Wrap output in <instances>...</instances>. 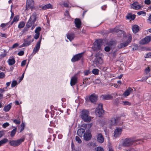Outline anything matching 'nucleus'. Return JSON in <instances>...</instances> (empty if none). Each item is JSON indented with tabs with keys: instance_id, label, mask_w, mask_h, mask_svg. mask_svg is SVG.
Instances as JSON below:
<instances>
[{
	"instance_id": "f257e3e1",
	"label": "nucleus",
	"mask_w": 151,
	"mask_h": 151,
	"mask_svg": "<svg viewBox=\"0 0 151 151\" xmlns=\"http://www.w3.org/2000/svg\"><path fill=\"white\" fill-rule=\"evenodd\" d=\"M140 139H135L134 138H127L122 140V146L124 147H131L132 145H136L139 143L138 142Z\"/></svg>"
},
{
	"instance_id": "f03ea898",
	"label": "nucleus",
	"mask_w": 151,
	"mask_h": 151,
	"mask_svg": "<svg viewBox=\"0 0 151 151\" xmlns=\"http://www.w3.org/2000/svg\"><path fill=\"white\" fill-rule=\"evenodd\" d=\"M89 114V111L88 110L83 109L81 111V117L84 122H88L91 121V117Z\"/></svg>"
},
{
	"instance_id": "7ed1b4c3",
	"label": "nucleus",
	"mask_w": 151,
	"mask_h": 151,
	"mask_svg": "<svg viewBox=\"0 0 151 151\" xmlns=\"http://www.w3.org/2000/svg\"><path fill=\"white\" fill-rule=\"evenodd\" d=\"M37 14L35 12L33 13L30 17L26 24L27 27L29 28L34 24L36 20Z\"/></svg>"
},
{
	"instance_id": "20e7f679",
	"label": "nucleus",
	"mask_w": 151,
	"mask_h": 151,
	"mask_svg": "<svg viewBox=\"0 0 151 151\" xmlns=\"http://www.w3.org/2000/svg\"><path fill=\"white\" fill-rule=\"evenodd\" d=\"M103 104L101 103L99 104L98 106L95 110V113L97 116L101 117L102 116L104 113V110L103 109Z\"/></svg>"
},
{
	"instance_id": "39448f33",
	"label": "nucleus",
	"mask_w": 151,
	"mask_h": 151,
	"mask_svg": "<svg viewBox=\"0 0 151 151\" xmlns=\"http://www.w3.org/2000/svg\"><path fill=\"white\" fill-rule=\"evenodd\" d=\"M24 140V139H20L17 140H10L9 144L10 146L16 147L19 146Z\"/></svg>"
},
{
	"instance_id": "423d86ee",
	"label": "nucleus",
	"mask_w": 151,
	"mask_h": 151,
	"mask_svg": "<svg viewBox=\"0 0 151 151\" xmlns=\"http://www.w3.org/2000/svg\"><path fill=\"white\" fill-rule=\"evenodd\" d=\"M103 63V60L99 54H96V58L93 61V63L98 66L101 65Z\"/></svg>"
},
{
	"instance_id": "0eeeda50",
	"label": "nucleus",
	"mask_w": 151,
	"mask_h": 151,
	"mask_svg": "<svg viewBox=\"0 0 151 151\" xmlns=\"http://www.w3.org/2000/svg\"><path fill=\"white\" fill-rule=\"evenodd\" d=\"M31 37V35L28 36L27 38L24 40V42L21 45V47H27L34 40L33 39L32 40L30 39Z\"/></svg>"
},
{
	"instance_id": "6e6552de",
	"label": "nucleus",
	"mask_w": 151,
	"mask_h": 151,
	"mask_svg": "<svg viewBox=\"0 0 151 151\" xmlns=\"http://www.w3.org/2000/svg\"><path fill=\"white\" fill-rule=\"evenodd\" d=\"M102 44V41L99 40H96L93 43V50L95 51L100 50Z\"/></svg>"
},
{
	"instance_id": "1a4fd4ad",
	"label": "nucleus",
	"mask_w": 151,
	"mask_h": 151,
	"mask_svg": "<svg viewBox=\"0 0 151 151\" xmlns=\"http://www.w3.org/2000/svg\"><path fill=\"white\" fill-rule=\"evenodd\" d=\"M84 52L78 54L73 55L71 59L72 62H76L80 60L83 56Z\"/></svg>"
},
{
	"instance_id": "9d476101",
	"label": "nucleus",
	"mask_w": 151,
	"mask_h": 151,
	"mask_svg": "<svg viewBox=\"0 0 151 151\" xmlns=\"http://www.w3.org/2000/svg\"><path fill=\"white\" fill-rule=\"evenodd\" d=\"M80 72L75 74L71 78L70 84L71 86H73L76 85L77 82L78 77L77 75L79 74Z\"/></svg>"
},
{
	"instance_id": "9b49d317",
	"label": "nucleus",
	"mask_w": 151,
	"mask_h": 151,
	"mask_svg": "<svg viewBox=\"0 0 151 151\" xmlns=\"http://www.w3.org/2000/svg\"><path fill=\"white\" fill-rule=\"evenodd\" d=\"M120 117L116 116L111 119L110 124L111 125H116L120 120Z\"/></svg>"
},
{
	"instance_id": "f8f14e48",
	"label": "nucleus",
	"mask_w": 151,
	"mask_h": 151,
	"mask_svg": "<svg viewBox=\"0 0 151 151\" xmlns=\"http://www.w3.org/2000/svg\"><path fill=\"white\" fill-rule=\"evenodd\" d=\"M41 40L42 37H41L40 38V40L37 42L35 45V47H34L33 50V52L32 53V54L34 55L38 51L40 48Z\"/></svg>"
},
{
	"instance_id": "ddd939ff",
	"label": "nucleus",
	"mask_w": 151,
	"mask_h": 151,
	"mask_svg": "<svg viewBox=\"0 0 151 151\" xmlns=\"http://www.w3.org/2000/svg\"><path fill=\"white\" fill-rule=\"evenodd\" d=\"M34 1L33 0H27V9L33 10L34 8Z\"/></svg>"
},
{
	"instance_id": "4468645a",
	"label": "nucleus",
	"mask_w": 151,
	"mask_h": 151,
	"mask_svg": "<svg viewBox=\"0 0 151 151\" xmlns=\"http://www.w3.org/2000/svg\"><path fill=\"white\" fill-rule=\"evenodd\" d=\"M151 38L150 37L147 36L140 41V44L143 45L147 44L150 41Z\"/></svg>"
},
{
	"instance_id": "2eb2a0df",
	"label": "nucleus",
	"mask_w": 151,
	"mask_h": 151,
	"mask_svg": "<svg viewBox=\"0 0 151 151\" xmlns=\"http://www.w3.org/2000/svg\"><path fill=\"white\" fill-rule=\"evenodd\" d=\"M97 98L98 96L96 94L93 93L89 96V99L92 103H94L96 101Z\"/></svg>"
},
{
	"instance_id": "dca6fc26",
	"label": "nucleus",
	"mask_w": 151,
	"mask_h": 151,
	"mask_svg": "<svg viewBox=\"0 0 151 151\" xmlns=\"http://www.w3.org/2000/svg\"><path fill=\"white\" fill-rule=\"evenodd\" d=\"M118 28V27H116L114 28L110 29L108 33L109 34L113 32L117 33L119 31L121 34H123L124 32L122 30H120Z\"/></svg>"
},
{
	"instance_id": "f3484780",
	"label": "nucleus",
	"mask_w": 151,
	"mask_h": 151,
	"mask_svg": "<svg viewBox=\"0 0 151 151\" xmlns=\"http://www.w3.org/2000/svg\"><path fill=\"white\" fill-rule=\"evenodd\" d=\"M131 7L132 8L135 10L140 9L141 7V5L137 2H134L132 4Z\"/></svg>"
},
{
	"instance_id": "a211bd4d",
	"label": "nucleus",
	"mask_w": 151,
	"mask_h": 151,
	"mask_svg": "<svg viewBox=\"0 0 151 151\" xmlns=\"http://www.w3.org/2000/svg\"><path fill=\"white\" fill-rule=\"evenodd\" d=\"M122 132V129L118 128L116 129L114 132V137L116 138L119 137L121 134Z\"/></svg>"
},
{
	"instance_id": "6ab92c4d",
	"label": "nucleus",
	"mask_w": 151,
	"mask_h": 151,
	"mask_svg": "<svg viewBox=\"0 0 151 151\" xmlns=\"http://www.w3.org/2000/svg\"><path fill=\"white\" fill-rule=\"evenodd\" d=\"M83 137L85 140L89 141L91 139L92 135L90 133L86 132L84 133Z\"/></svg>"
},
{
	"instance_id": "aec40b11",
	"label": "nucleus",
	"mask_w": 151,
	"mask_h": 151,
	"mask_svg": "<svg viewBox=\"0 0 151 151\" xmlns=\"http://www.w3.org/2000/svg\"><path fill=\"white\" fill-rule=\"evenodd\" d=\"M98 142L101 143H103L104 142V138L101 133H98L97 136Z\"/></svg>"
},
{
	"instance_id": "412c9836",
	"label": "nucleus",
	"mask_w": 151,
	"mask_h": 151,
	"mask_svg": "<svg viewBox=\"0 0 151 151\" xmlns=\"http://www.w3.org/2000/svg\"><path fill=\"white\" fill-rule=\"evenodd\" d=\"M136 17V15L135 14H132L131 13H129L126 16L127 19L129 20H134Z\"/></svg>"
},
{
	"instance_id": "4be33fe9",
	"label": "nucleus",
	"mask_w": 151,
	"mask_h": 151,
	"mask_svg": "<svg viewBox=\"0 0 151 151\" xmlns=\"http://www.w3.org/2000/svg\"><path fill=\"white\" fill-rule=\"evenodd\" d=\"M113 98L112 95L109 94L102 95L101 97V98L102 99L106 100L111 99Z\"/></svg>"
},
{
	"instance_id": "5701e85b",
	"label": "nucleus",
	"mask_w": 151,
	"mask_h": 151,
	"mask_svg": "<svg viewBox=\"0 0 151 151\" xmlns=\"http://www.w3.org/2000/svg\"><path fill=\"white\" fill-rule=\"evenodd\" d=\"M75 23L76 27L78 28H80L81 24L80 19L79 18H76L75 20Z\"/></svg>"
},
{
	"instance_id": "b1692460",
	"label": "nucleus",
	"mask_w": 151,
	"mask_h": 151,
	"mask_svg": "<svg viewBox=\"0 0 151 151\" xmlns=\"http://www.w3.org/2000/svg\"><path fill=\"white\" fill-rule=\"evenodd\" d=\"M67 38L69 39L70 41H71L74 39L75 35L74 33H68L67 34Z\"/></svg>"
},
{
	"instance_id": "393cba45",
	"label": "nucleus",
	"mask_w": 151,
	"mask_h": 151,
	"mask_svg": "<svg viewBox=\"0 0 151 151\" xmlns=\"http://www.w3.org/2000/svg\"><path fill=\"white\" fill-rule=\"evenodd\" d=\"M78 135L80 137H82L83 136L85 133V130L84 129L80 128L77 131Z\"/></svg>"
},
{
	"instance_id": "a878e982",
	"label": "nucleus",
	"mask_w": 151,
	"mask_h": 151,
	"mask_svg": "<svg viewBox=\"0 0 151 151\" xmlns=\"http://www.w3.org/2000/svg\"><path fill=\"white\" fill-rule=\"evenodd\" d=\"M132 30L133 32L136 34L138 32L139 30V26L136 24H135L132 26Z\"/></svg>"
},
{
	"instance_id": "bb28decb",
	"label": "nucleus",
	"mask_w": 151,
	"mask_h": 151,
	"mask_svg": "<svg viewBox=\"0 0 151 151\" xmlns=\"http://www.w3.org/2000/svg\"><path fill=\"white\" fill-rule=\"evenodd\" d=\"M133 91V89L130 87H129L123 93V95L125 96H128L130 93L131 92Z\"/></svg>"
},
{
	"instance_id": "cd10ccee",
	"label": "nucleus",
	"mask_w": 151,
	"mask_h": 151,
	"mask_svg": "<svg viewBox=\"0 0 151 151\" xmlns=\"http://www.w3.org/2000/svg\"><path fill=\"white\" fill-rule=\"evenodd\" d=\"M19 17L18 16H15L13 19V21L11 22L9 26V27H10L14 22H17L19 20Z\"/></svg>"
},
{
	"instance_id": "c85d7f7f",
	"label": "nucleus",
	"mask_w": 151,
	"mask_h": 151,
	"mask_svg": "<svg viewBox=\"0 0 151 151\" xmlns=\"http://www.w3.org/2000/svg\"><path fill=\"white\" fill-rule=\"evenodd\" d=\"M127 36H128V39L125 42L128 45L131 42L132 38L131 35L130 34H128Z\"/></svg>"
},
{
	"instance_id": "c756f323",
	"label": "nucleus",
	"mask_w": 151,
	"mask_h": 151,
	"mask_svg": "<svg viewBox=\"0 0 151 151\" xmlns=\"http://www.w3.org/2000/svg\"><path fill=\"white\" fill-rule=\"evenodd\" d=\"M128 45L125 42L124 43H120L118 45L117 47L119 49H120L123 47H126Z\"/></svg>"
},
{
	"instance_id": "7c9ffc66",
	"label": "nucleus",
	"mask_w": 151,
	"mask_h": 151,
	"mask_svg": "<svg viewBox=\"0 0 151 151\" xmlns=\"http://www.w3.org/2000/svg\"><path fill=\"white\" fill-rule=\"evenodd\" d=\"M52 5L50 4H47L44 5L42 7V9L43 10H46L50 8H52Z\"/></svg>"
},
{
	"instance_id": "2f4dec72",
	"label": "nucleus",
	"mask_w": 151,
	"mask_h": 151,
	"mask_svg": "<svg viewBox=\"0 0 151 151\" xmlns=\"http://www.w3.org/2000/svg\"><path fill=\"white\" fill-rule=\"evenodd\" d=\"M8 141L7 139L5 138L0 141V147L6 144Z\"/></svg>"
},
{
	"instance_id": "473e14b6",
	"label": "nucleus",
	"mask_w": 151,
	"mask_h": 151,
	"mask_svg": "<svg viewBox=\"0 0 151 151\" xmlns=\"http://www.w3.org/2000/svg\"><path fill=\"white\" fill-rule=\"evenodd\" d=\"M11 108V105L10 104H8L4 106L3 110L6 112H8Z\"/></svg>"
},
{
	"instance_id": "72a5a7b5",
	"label": "nucleus",
	"mask_w": 151,
	"mask_h": 151,
	"mask_svg": "<svg viewBox=\"0 0 151 151\" xmlns=\"http://www.w3.org/2000/svg\"><path fill=\"white\" fill-rule=\"evenodd\" d=\"M17 131V128L15 127L10 132V136L11 137H14Z\"/></svg>"
},
{
	"instance_id": "f704fd0d",
	"label": "nucleus",
	"mask_w": 151,
	"mask_h": 151,
	"mask_svg": "<svg viewBox=\"0 0 151 151\" xmlns=\"http://www.w3.org/2000/svg\"><path fill=\"white\" fill-rule=\"evenodd\" d=\"M15 63V60L14 58L9 59L8 60L9 64L10 65H12L14 64Z\"/></svg>"
},
{
	"instance_id": "c9c22d12",
	"label": "nucleus",
	"mask_w": 151,
	"mask_h": 151,
	"mask_svg": "<svg viewBox=\"0 0 151 151\" xmlns=\"http://www.w3.org/2000/svg\"><path fill=\"white\" fill-rule=\"evenodd\" d=\"M116 42L115 41H111L107 43V45L109 47H111L112 46L114 45L115 46Z\"/></svg>"
},
{
	"instance_id": "e433bc0d",
	"label": "nucleus",
	"mask_w": 151,
	"mask_h": 151,
	"mask_svg": "<svg viewBox=\"0 0 151 151\" xmlns=\"http://www.w3.org/2000/svg\"><path fill=\"white\" fill-rule=\"evenodd\" d=\"M25 25V23L23 22H20L18 26V27L19 28L21 29Z\"/></svg>"
},
{
	"instance_id": "4c0bfd02",
	"label": "nucleus",
	"mask_w": 151,
	"mask_h": 151,
	"mask_svg": "<svg viewBox=\"0 0 151 151\" xmlns=\"http://www.w3.org/2000/svg\"><path fill=\"white\" fill-rule=\"evenodd\" d=\"M99 70L97 69H94L92 71V73L93 74L96 75H97L99 74Z\"/></svg>"
},
{
	"instance_id": "58836bf2",
	"label": "nucleus",
	"mask_w": 151,
	"mask_h": 151,
	"mask_svg": "<svg viewBox=\"0 0 151 151\" xmlns=\"http://www.w3.org/2000/svg\"><path fill=\"white\" fill-rule=\"evenodd\" d=\"M99 69L101 70L102 71H105L108 69V68L105 66H101L100 67Z\"/></svg>"
},
{
	"instance_id": "ea45409f",
	"label": "nucleus",
	"mask_w": 151,
	"mask_h": 151,
	"mask_svg": "<svg viewBox=\"0 0 151 151\" xmlns=\"http://www.w3.org/2000/svg\"><path fill=\"white\" fill-rule=\"evenodd\" d=\"M150 71V67H148L147 68H146L145 70V73L146 74H147L149 73V72Z\"/></svg>"
},
{
	"instance_id": "a19ab883",
	"label": "nucleus",
	"mask_w": 151,
	"mask_h": 151,
	"mask_svg": "<svg viewBox=\"0 0 151 151\" xmlns=\"http://www.w3.org/2000/svg\"><path fill=\"white\" fill-rule=\"evenodd\" d=\"M76 140L79 143H81L82 142L80 138L77 136H76L75 137Z\"/></svg>"
},
{
	"instance_id": "79ce46f5",
	"label": "nucleus",
	"mask_w": 151,
	"mask_h": 151,
	"mask_svg": "<svg viewBox=\"0 0 151 151\" xmlns=\"http://www.w3.org/2000/svg\"><path fill=\"white\" fill-rule=\"evenodd\" d=\"M41 28L40 27H37L35 30V33H40V32L41 30Z\"/></svg>"
},
{
	"instance_id": "37998d69",
	"label": "nucleus",
	"mask_w": 151,
	"mask_h": 151,
	"mask_svg": "<svg viewBox=\"0 0 151 151\" xmlns=\"http://www.w3.org/2000/svg\"><path fill=\"white\" fill-rule=\"evenodd\" d=\"M95 150L96 151H104L103 148L100 147H98L96 148Z\"/></svg>"
},
{
	"instance_id": "c03bdc74",
	"label": "nucleus",
	"mask_w": 151,
	"mask_h": 151,
	"mask_svg": "<svg viewBox=\"0 0 151 151\" xmlns=\"http://www.w3.org/2000/svg\"><path fill=\"white\" fill-rule=\"evenodd\" d=\"M17 84V82L16 81H14L12 82L11 87L12 88L14 87Z\"/></svg>"
},
{
	"instance_id": "a18cd8bd",
	"label": "nucleus",
	"mask_w": 151,
	"mask_h": 151,
	"mask_svg": "<svg viewBox=\"0 0 151 151\" xmlns=\"http://www.w3.org/2000/svg\"><path fill=\"white\" fill-rule=\"evenodd\" d=\"M123 104L124 105H128L129 106L131 104V103L127 101H123Z\"/></svg>"
},
{
	"instance_id": "49530a36",
	"label": "nucleus",
	"mask_w": 151,
	"mask_h": 151,
	"mask_svg": "<svg viewBox=\"0 0 151 151\" xmlns=\"http://www.w3.org/2000/svg\"><path fill=\"white\" fill-rule=\"evenodd\" d=\"M104 50L106 52H109L111 50V48L109 46H106L104 48Z\"/></svg>"
},
{
	"instance_id": "de8ad7c7",
	"label": "nucleus",
	"mask_w": 151,
	"mask_h": 151,
	"mask_svg": "<svg viewBox=\"0 0 151 151\" xmlns=\"http://www.w3.org/2000/svg\"><path fill=\"white\" fill-rule=\"evenodd\" d=\"M14 123L17 124H19L20 123V121L18 120L17 119H14L13 121Z\"/></svg>"
},
{
	"instance_id": "09e8293b",
	"label": "nucleus",
	"mask_w": 151,
	"mask_h": 151,
	"mask_svg": "<svg viewBox=\"0 0 151 151\" xmlns=\"http://www.w3.org/2000/svg\"><path fill=\"white\" fill-rule=\"evenodd\" d=\"M9 124L8 122H6L3 124V127L4 128H5L6 127H8L9 126Z\"/></svg>"
},
{
	"instance_id": "8fccbe9b",
	"label": "nucleus",
	"mask_w": 151,
	"mask_h": 151,
	"mask_svg": "<svg viewBox=\"0 0 151 151\" xmlns=\"http://www.w3.org/2000/svg\"><path fill=\"white\" fill-rule=\"evenodd\" d=\"M40 35V33H36V34L35 35L34 37L35 39H37L39 37Z\"/></svg>"
},
{
	"instance_id": "3c124183",
	"label": "nucleus",
	"mask_w": 151,
	"mask_h": 151,
	"mask_svg": "<svg viewBox=\"0 0 151 151\" xmlns=\"http://www.w3.org/2000/svg\"><path fill=\"white\" fill-rule=\"evenodd\" d=\"M5 76V74L3 72L0 73V78H4Z\"/></svg>"
},
{
	"instance_id": "603ef678",
	"label": "nucleus",
	"mask_w": 151,
	"mask_h": 151,
	"mask_svg": "<svg viewBox=\"0 0 151 151\" xmlns=\"http://www.w3.org/2000/svg\"><path fill=\"white\" fill-rule=\"evenodd\" d=\"M145 58H151V52H149L147 53L145 56Z\"/></svg>"
},
{
	"instance_id": "864d4df0",
	"label": "nucleus",
	"mask_w": 151,
	"mask_h": 151,
	"mask_svg": "<svg viewBox=\"0 0 151 151\" xmlns=\"http://www.w3.org/2000/svg\"><path fill=\"white\" fill-rule=\"evenodd\" d=\"M137 14L139 15H141L143 14H145L146 12L143 11H142L138 12Z\"/></svg>"
},
{
	"instance_id": "5fc2aeb1",
	"label": "nucleus",
	"mask_w": 151,
	"mask_h": 151,
	"mask_svg": "<svg viewBox=\"0 0 151 151\" xmlns=\"http://www.w3.org/2000/svg\"><path fill=\"white\" fill-rule=\"evenodd\" d=\"M24 52L23 51H21L18 53V55L19 56H22L24 55Z\"/></svg>"
},
{
	"instance_id": "6e6d98bb",
	"label": "nucleus",
	"mask_w": 151,
	"mask_h": 151,
	"mask_svg": "<svg viewBox=\"0 0 151 151\" xmlns=\"http://www.w3.org/2000/svg\"><path fill=\"white\" fill-rule=\"evenodd\" d=\"M26 60H24L23 61H22L21 63V66H24L26 64Z\"/></svg>"
},
{
	"instance_id": "4d7b16f0",
	"label": "nucleus",
	"mask_w": 151,
	"mask_h": 151,
	"mask_svg": "<svg viewBox=\"0 0 151 151\" xmlns=\"http://www.w3.org/2000/svg\"><path fill=\"white\" fill-rule=\"evenodd\" d=\"M65 16L67 17H70V15L69 13V11L67 10H66L65 11Z\"/></svg>"
},
{
	"instance_id": "13d9d810",
	"label": "nucleus",
	"mask_w": 151,
	"mask_h": 151,
	"mask_svg": "<svg viewBox=\"0 0 151 151\" xmlns=\"http://www.w3.org/2000/svg\"><path fill=\"white\" fill-rule=\"evenodd\" d=\"M19 45V44L17 43H15L12 46V48H14L17 47Z\"/></svg>"
},
{
	"instance_id": "bf43d9fd",
	"label": "nucleus",
	"mask_w": 151,
	"mask_h": 151,
	"mask_svg": "<svg viewBox=\"0 0 151 151\" xmlns=\"http://www.w3.org/2000/svg\"><path fill=\"white\" fill-rule=\"evenodd\" d=\"M151 2L150 0H145V3L147 4H149Z\"/></svg>"
},
{
	"instance_id": "052dcab7",
	"label": "nucleus",
	"mask_w": 151,
	"mask_h": 151,
	"mask_svg": "<svg viewBox=\"0 0 151 151\" xmlns=\"http://www.w3.org/2000/svg\"><path fill=\"white\" fill-rule=\"evenodd\" d=\"M107 6L106 5H104L103 6L101 7V9L103 10H105L106 8H107Z\"/></svg>"
},
{
	"instance_id": "680f3d73",
	"label": "nucleus",
	"mask_w": 151,
	"mask_h": 151,
	"mask_svg": "<svg viewBox=\"0 0 151 151\" xmlns=\"http://www.w3.org/2000/svg\"><path fill=\"white\" fill-rule=\"evenodd\" d=\"M90 73L89 70H85L84 71V75L85 76L88 75Z\"/></svg>"
},
{
	"instance_id": "e2e57ef3",
	"label": "nucleus",
	"mask_w": 151,
	"mask_h": 151,
	"mask_svg": "<svg viewBox=\"0 0 151 151\" xmlns=\"http://www.w3.org/2000/svg\"><path fill=\"white\" fill-rule=\"evenodd\" d=\"M147 22L151 24V15L149 16L147 20Z\"/></svg>"
},
{
	"instance_id": "0e129e2a",
	"label": "nucleus",
	"mask_w": 151,
	"mask_h": 151,
	"mask_svg": "<svg viewBox=\"0 0 151 151\" xmlns=\"http://www.w3.org/2000/svg\"><path fill=\"white\" fill-rule=\"evenodd\" d=\"M148 77H146V78H142L141 80H138L139 81H146Z\"/></svg>"
},
{
	"instance_id": "69168bd1",
	"label": "nucleus",
	"mask_w": 151,
	"mask_h": 151,
	"mask_svg": "<svg viewBox=\"0 0 151 151\" xmlns=\"http://www.w3.org/2000/svg\"><path fill=\"white\" fill-rule=\"evenodd\" d=\"M63 5L66 7H69V4L67 3H64Z\"/></svg>"
},
{
	"instance_id": "338daca9",
	"label": "nucleus",
	"mask_w": 151,
	"mask_h": 151,
	"mask_svg": "<svg viewBox=\"0 0 151 151\" xmlns=\"http://www.w3.org/2000/svg\"><path fill=\"white\" fill-rule=\"evenodd\" d=\"M113 86L114 87L116 88H118L119 87V86L118 85H117L116 83L114 84Z\"/></svg>"
},
{
	"instance_id": "774afa93",
	"label": "nucleus",
	"mask_w": 151,
	"mask_h": 151,
	"mask_svg": "<svg viewBox=\"0 0 151 151\" xmlns=\"http://www.w3.org/2000/svg\"><path fill=\"white\" fill-rule=\"evenodd\" d=\"M126 151H135V150L134 149L131 148L127 150H126Z\"/></svg>"
}]
</instances>
